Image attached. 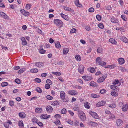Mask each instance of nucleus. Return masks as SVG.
Segmentation results:
<instances>
[{"label":"nucleus","instance_id":"nucleus-18","mask_svg":"<svg viewBox=\"0 0 128 128\" xmlns=\"http://www.w3.org/2000/svg\"><path fill=\"white\" fill-rule=\"evenodd\" d=\"M42 46H43L41 45L38 48L40 53L42 54H44L46 52V50H43Z\"/></svg>","mask_w":128,"mask_h":128},{"label":"nucleus","instance_id":"nucleus-25","mask_svg":"<svg viewBox=\"0 0 128 128\" xmlns=\"http://www.w3.org/2000/svg\"><path fill=\"white\" fill-rule=\"evenodd\" d=\"M119 64H123L125 62V60L123 58H120L118 59Z\"/></svg>","mask_w":128,"mask_h":128},{"label":"nucleus","instance_id":"nucleus-62","mask_svg":"<svg viewBox=\"0 0 128 128\" xmlns=\"http://www.w3.org/2000/svg\"><path fill=\"white\" fill-rule=\"evenodd\" d=\"M54 117L56 119H59V118H60L61 117V116H60V115H59V114H56L54 116Z\"/></svg>","mask_w":128,"mask_h":128},{"label":"nucleus","instance_id":"nucleus-60","mask_svg":"<svg viewBox=\"0 0 128 128\" xmlns=\"http://www.w3.org/2000/svg\"><path fill=\"white\" fill-rule=\"evenodd\" d=\"M9 103L10 105L11 106H13L14 104V102L12 100L9 101Z\"/></svg>","mask_w":128,"mask_h":128},{"label":"nucleus","instance_id":"nucleus-54","mask_svg":"<svg viewBox=\"0 0 128 128\" xmlns=\"http://www.w3.org/2000/svg\"><path fill=\"white\" fill-rule=\"evenodd\" d=\"M121 18L122 19V20L125 21H126L127 20V19L126 18V16L124 15H122L121 16Z\"/></svg>","mask_w":128,"mask_h":128},{"label":"nucleus","instance_id":"nucleus-51","mask_svg":"<svg viewBox=\"0 0 128 128\" xmlns=\"http://www.w3.org/2000/svg\"><path fill=\"white\" fill-rule=\"evenodd\" d=\"M8 85V83L7 82H3L1 83V86H5Z\"/></svg>","mask_w":128,"mask_h":128},{"label":"nucleus","instance_id":"nucleus-22","mask_svg":"<svg viewBox=\"0 0 128 128\" xmlns=\"http://www.w3.org/2000/svg\"><path fill=\"white\" fill-rule=\"evenodd\" d=\"M19 116L20 118H23L25 117L26 115L24 112H21L19 113Z\"/></svg>","mask_w":128,"mask_h":128},{"label":"nucleus","instance_id":"nucleus-16","mask_svg":"<svg viewBox=\"0 0 128 128\" xmlns=\"http://www.w3.org/2000/svg\"><path fill=\"white\" fill-rule=\"evenodd\" d=\"M116 122L117 125L119 126H121L123 123V122L122 120L120 119H117L116 120Z\"/></svg>","mask_w":128,"mask_h":128},{"label":"nucleus","instance_id":"nucleus-35","mask_svg":"<svg viewBox=\"0 0 128 128\" xmlns=\"http://www.w3.org/2000/svg\"><path fill=\"white\" fill-rule=\"evenodd\" d=\"M51 104L52 105L54 106H55L56 105H57L58 104V102L56 100L54 101H52L51 102H50Z\"/></svg>","mask_w":128,"mask_h":128},{"label":"nucleus","instance_id":"nucleus-14","mask_svg":"<svg viewBox=\"0 0 128 128\" xmlns=\"http://www.w3.org/2000/svg\"><path fill=\"white\" fill-rule=\"evenodd\" d=\"M46 109L47 112L49 113L51 112L53 110L52 108L50 106H46Z\"/></svg>","mask_w":128,"mask_h":128},{"label":"nucleus","instance_id":"nucleus-28","mask_svg":"<svg viewBox=\"0 0 128 128\" xmlns=\"http://www.w3.org/2000/svg\"><path fill=\"white\" fill-rule=\"evenodd\" d=\"M64 10L66 11H70L72 12H74V10L68 7L64 6Z\"/></svg>","mask_w":128,"mask_h":128},{"label":"nucleus","instance_id":"nucleus-41","mask_svg":"<svg viewBox=\"0 0 128 128\" xmlns=\"http://www.w3.org/2000/svg\"><path fill=\"white\" fill-rule=\"evenodd\" d=\"M88 70L92 73L94 72L95 70L93 68L90 67L88 68Z\"/></svg>","mask_w":128,"mask_h":128},{"label":"nucleus","instance_id":"nucleus-26","mask_svg":"<svg viewBox=\"0 0 128 128\" xmlns=\"http://www.w3.org/2000/svg\"><path fill=\"white\" fill-rule=\"evenodd\" d=\"M35 112L37 113H40L42 112V110L40 108H37L35 109Z\"/></svg>","mask_w":128,"mask_h":128},{"label":"nucleus","instance_id":"nucleus-13","mask_svg":"<svg viewBox=\"0 0 128 128\" xmlns=\"http://www.w3.org/2000/svg\"><path fill=\"white\" fill-rule=\"evenodd\" d=\"M35 65L38 68H42L44 66V64L41 62H36L35 63Z\"/></svg>","mask_w":128,"mask_h":128},{"label":"nucleus","instance_id":"nucleus-10","mask_svg":"<svg viewBox=\"0 0 128 128\" xmlns=\"http://www.w3.org/2000/svg\"><path fill=\"white\" fill-rule=\"evenodd\" d=\"M82 78L85 81H88L92 78V77L90 76H82Z\"/></svg>","mask_w":128,"mask_h":128},{"label":"nucleus","instance_id":"nucleus-36","mask_svg":"<svg viewBox=\"0 0 128 128\" xmlns=\"http://www.w3.org/2000/svg\"><path fill=\"white\" fill-rule=\"evenodd\" d=\"M69 51V49L68 48H64L63 50V53L64 54H68Z\"/></svg>","mask_w":128,"mask_h":128},{"label":"nucleus","instance_id":"nucleus-48","mask_svg":"<svg viewBox=\"0 0 128 128\" xmlns=\"http://www.w3.org/2000/svg\"><path fill=\"white\" fill-rule=\"evenodd\" d=\"M46 99L49 100H52L53 97L50 95H48L46 96Z\"/></svg>","mask_w":128,"mask_h":128},{"label":"nucleus","instance_id":"nucleus-27","mask_svg":"<svg viewBox=\"0 0 128 128\" xmlns=\"http://www.w3.org/2000/svg\"><path fill=\"white\" fill-rule=\"evenodd\" d=\"M21 40L22 41V44L23 45H25L27 44V42L26 41L25 38L24 37L21 38Z\"/></svg>","mask_w":128,"mask_h":128},{"label":"nucleus","instance_id":"nucleus-64","mask_svg":"<svg viewBox=\"0 0 128 128\" xmlns=\"http://www.w3.org/2000/svg\"><path fill=\"white\" fill-rule=\"evenodd\" d=\"M36 91L40 93H41L42 92V90L39 87L36 88Z\"/></svg>","mask_w":128,"mask_h":128},{"label":"nucleus","instance_id":"nucleus-55","mask_svg":"<svg viewBox=\"0 0 128 128\" xmlns=\"http://www.w3.org/2000/svg\"><path fill=\"white\" fill-rule=\"evenodd\" d=\"M102 51V49L101 47H99L98 48L97 52L98 53H101Z\"/></svg>","mask_w":128,"mask_h":128},{"label":"nucleus","instance_id":"nucleus-43","mask_svg":"<svg viewBox=\"0 0 128 128\" xmlns=\"http://www.w3.org/2000/svg\"><path fill=\"white\" fill-rule=\"evenodd\" d=\"M52 73L57 76H59L61 75V74L60 72H52Z\"/></svg>","mask_w":128,"mask_h":128},{"label":"nucleus","instance_id":"nucleus-9","mask_svg":"<svg viewBox=\"0 0 128 128\" xmlns=\"http://www.w3.org/2000/svg\"><path fill=\"white\" fill-rule=\"evenodd\" d=\"M20 11L22 14L26 16H28L30 15V13L26 11L24 9H21Z\"/></svg>","mask_w":128,"mask_h":128},{"label":"nucleus","instance_id":"nucleus-46","mask_svg":"<svg viewBox=\"0 0 128 128\" xmlns=\"http://www.w3.org/2000/svg\"><path fill=\"white\" fill-rule=\"evenodd\" d=\"M26 70V68H23L20 69L18 71V72L19 74H21L23 72H24Z\"/></svg>","mask_w":128,"mask_h":128},{"label":"nucleus","instance_id":"nucleus-15","mask_svg":"<svg viewBox=\"0 0 128 128\" xmlns=\"http://www.w3.org/2000/svg\"><path fill=\"white\" fill-rule=\"evenodd\" d=\"M122 111L126 112L128 109V105L127 104H124L122 107Z\"/></svg>","mask_w":128,"mask_h":128},{"label":"nucleus","instance_id":"nucleus-2","mask_svg":"<svg viewBox=\"0 0 128 128\" xmlns=\"http://www.w3.org/2000/svg\"><path fill=\"white\" fill-rule=\"evenodd\" d=\"M102 58L100 57L97 58L96 60V63L97 64L101 66H104L106 64V63L101 60Z\"/></svg>","mask_w":128,"mask_h":128},{"label":"nucleus","instance_id":"nucleus-44","mask_svg":"<svg viewBox=\"0 0 128 128\" xmlns=\"http://www.w3.org/2000/svg\"><path fill=\"white\" fill-rule=\"evenodd\" d=\"M110 88L111 89L115 90L117 89V86L114 85H111L110 86Z\"/></svg>","mask_w":128,"mask_h":128},{"label":"nucleus","instance_id":"nucleus-39","mask_svg":"<svg viewBox=\"0 0 128 128\" xmlns=\"http://www.w3.org/2000/svg\"><path fill=\"white\" fill-rule=\"evenodd\" d=\"M100 96L94 94H92L91 95V97L93 98H96L99 97Z\"/></svg>","mask_w":128,"mask_h":128},{"label":"nucleus","instance_id":"nucleus-8","mask_svg":"<svg viewBox=\"0 0 128 128\" xmlns=\"http://www.w3.org/2000/svg\"><path fill=\"white\" fill-rule=\"evenodd\" d=\"M106 103V101L102 100L96 104V106L98 107H100L104 106Z\"/></svg>","mask_w":128,"mask_h":128},{"label":"nucleus","instance_id":"nucleus-37","mask_svg":"<svg viewBox=\"0 0 128 128\" xmlns=\"http://www.w3.org/2000/svg\"><path fill=\"white\" fill-rule=\"evenodd\" d=\"M90 86H97V84L94 81H92L90 82Z\"/></svg>","mask_w":128,"mask_h":128},{"label":"nucleus","instance_id":"nucleus-19","mask_svg":"<svg viewBox=\"0 0 128 128\" xmlns=\"http://www.w3.org/2000/svg\"><path fill=\"white\" fill-rule=\"evenodd\" d=\"M112 84L114 85H116L117 84L118 86H120L121 84L119 82L118 80L117 79H115Z\"/></svg>","mask_w":128,"mask_h":128},{"label":"nucleus","instance_id":"nucleus-47","mask_svg":"<svg viewBox=\"0 0 128 128\" xmlns=\"http://www.w3.org/2000/svg\"><path fill=\"white\" fill-rule=\"evenodd\" d=\"M115 118V116L113 114L111 113L110 115L108 118L110 119H113Z\"/></svg>","mask_w":128,"mask_h":128},{"label":"nucleus","instance_id":"nucleus-21","mask_svg":"<svg viewBox=\"0 0 128 128\" xmlns=\"http://www.w3.org/2000/svg\"><path fill=\"white\" fill-rule=\"evenodd\" d=\"M0 16L6 19H8V16L5 13L2 12H0Z\"/></svg>","mask_w":128,"mask_h":128},{"label":"nucleus","instance_id":"nucleus-53","mask_svg":"<svg viewBox=\"0 0 128 128\" xmlns=\"http://www.w3.org/2000/svg\"><path fill=\"white\" fill-rule=\"evenodd\" d=\"M76 29L75 28H73L71 30L70 33L72 34L76 33Z\"/></svg>","mask_w":128,"mask_h":128},{"label":"nucleus","instance_id":"nucleus-3","mask_svg":"<svg viewBox=\"0 0 128 128\" xmlns=\"http://www.w3.org/2000/svg\"><path fill=\"white\" fill-rule=\"evenodd\" d=\"M65 94L63 91L60 92V97L62 100L64 102H68L69 101V98H65Z\"/></svg>","mask_w":128,"mask_h":128},{"label":"nucleus","instance_id":"nucleus-52","mask_svg":"<svg viewBox=\"0 0 128 128\" xmlns=\"http://www.w3.org/2000/svg\"><path fill=\"white\" fill-rule=\"evenodd\" d=\"M108 106L111 108H115L116 106L114 104H109Z\"/></svg>","mask_w":128,"mask_h":128},{"label":"nucleus","instance_id":"nucleus-29","mask_svg":"<svg viewBox=\"0 0 128 128\" xmlns=\"http://www.w3.org/2000/svg\"><path fill=\"white\" fill-rule=\"evenodd\" d=\"M109 42L112 44H117V42L113 38H111L109 40Z\"/></svg>","mask_w":128,"mask_h":128},{"label":"nucleus","instance_id":"nucleus-17","mask_svg":"<svg viewBox=\"0 0 128 128\" xmlns=\"http://www.w3.org/2000/svg\"><path fill=\"white\" fill-rule=\"evenodd\" d=\"M12 124V122L10 120H8L6 122H5L4 123V125L5 127L8 128L9 127V124L11 125Z\"/></svg>","mask_w":128,"mask_h":128},{"label":"nucleus","instance_id":"nucleus-31","mask_svg":"<svg viewBox=\"0 0 128 128\" xmlns=\"http://www.w3.org/2000/svg\"><path fill=\"white\" fill-rule=\"evenodd\" d=\"M120 40L126 43H127L128 42V40L126 37L124 36H122L120 38Z\"/></svg>","mask_w":128,"mask_h":128},{"label":"nucleus","instance_id":"nucleus-5","mask_svg":"<svg viewBox=\"0 0 128 128\" xmlns=\"http://www.w3.org/2000/svg\"><path fill=\"white\" fill-rule=\"evenodd\" d=\"M89 113L94 118L98 119H99L100 118V117L95 112L90 111H89Z\"/></svg>","mask_w":128,"mask_h":128},{"label":"nucleus","instance_id":"nucleus-23","mask_svg":"<svg viewBox=\"0 0 128 128\" xmlns=\"http://www.w3.org/2000/svg\"><path fill=\"white\" fill-rule=\"evenodd\" d=\"M60 16L62 18H64L66 20H68L69 19L68 16L66 15H65L62 13L60 14Z\"/></svg>","mask_w":128,"mask_h":128},{"label":"nucleus","instance_id":"nucleus-50","mask_svg":"<svg viewBox=\"0 0 128 128\" xmlns=\"http://www.w3.org/2000/svg\"><path fill=\"white\" fill-rule=\"evenodd\" d=\"M55 124L56 125H59L60 124V121L58 120H57L55 121L54 122Z\"/></svg>","mask_w":128,"mask_h":128},{"label":"nucleus","instance_id":"nucleus-12","mask_svg":"<svg viewBox=\"0 0 128 128\" xmlns=\"http://www.w3.org/2000/svg\"><path fill=\"white\" fill-rule=\"evenodd\" d=\"M50 115H47V114H43L40 116V118L42 119H46L50 118Z\"/></svg>","mask_w":128,"mask_h":128},{"label":"nucleus","instance_id":"nucleus-42","mask_svg":"<svg viewBox=\"0 0 128 128\" xmlns=\"http://www.w3.org/2000/svg\"><path fill=\"white\" fill-rule=\"evenodd\" d=\"M89 104H90L88 102H86L84 103V106L86 108L89 109L90 108Z\"/></svg>","mask_w":128,"mask_h":128},{"label":"nucleus","instance_id":"nucleus-38","mask_svg":"<svg viewBox=\"0 0 128 128\" xmlns=\"http://www.w3.org/2000/svg\"><path fill=\"white\" fill-rule=\"evenodd\" d=\"M18 126L21 127H24V124L22 120H19L18 122Z\"/></svg>","mask_w":128,"mask_h":128},{"label":"nucleus","instance_id":"nucleus-59","mask_svg":"<svg viewBox=\"0 0 128 128\" xmlns=\"http://www.w3.org/2000/svg\"><path fill=\"white\" fill-rule=\"evenodd\" d=\"M96 18L98 20L100 21L101 19V16H100L98 14L96 16Z\"/></svg>","mask_w":128,"mask_h":128},{"label":"nucleus","instance_id":"nucleus-11","mask_svg":"<svg viewBox=\"0 0 128 128\" xmlns=\"http://www.w3.org/2000/svg\"><path fill=\"white\" fill-rule=\"evenodd\" d=\"M68 93L69 94L72 96H76L78 94V92H77L72 90H69L68 91Z\"/></svg>","mask_w":128,"mask_h":128},{"label":"nucleus","instance_id":"nucleus-30","mask_svg":"<svg viewBox=\"0 0 128 128\" xmlns=\"http://www.w3.org/2000/svg\"><path fill=\"white\" fill-rule=\"evenodd\" d=\"M110 21L112 22L113 23H117L118 22V20L115 18H112L110 19Z\"/></svg>","mask_w":128,"mask_h":128},{"label":"nucleus","instance_id":"nucleus-24","mask_svg":"<svg viewBox=\"0 0 128 128\" xmlns=\"http://www.w3.org/2000/svg\"><path fill=\"white\" fill-rule=\"evenodd\" d=\"M74 3L76 6L79 7H81L82 6V4L79 3V0H75L74 1Z\"/></svg>","mask_w":128,"mask_h":128},{"label":"nucleus","instance_id":"nucleus-58","mask_svg":"<svg viewBox=\"0 0 128 128\" xmlns=\"http://www.w3.org/2000/svg\"><path fill=\"white\" fill-rule=\"evenodd\" d=\"M32 121L34 123H37L38 122L37 119L36 118H32Z\"/></svg>","mask_w":128,"mask_h":128},{"label":"nucleus","instance_id":"nucleus-32","mask_svg":"<svg viewBox=\"0 0 128 128\" xmlns=\"http://www.w3.org/2000/svg\"><path fill=\"white\" fill-rule=\"evenodd\" d=\"M110 94L112 96L114 97L117 96L118 95V93L114 91H112L111 92Z\"/></svg>","mask_w":128,"mask_h":128},{"label":"nucleus","instance_id":"nucleus-61","mask_svg":"<svg viewBox=\"0 0 128 128\" xmlns=\"http://www.w3.org/2000/svg\"><path fill=\"white\" fill-rule=\"evenodd\" d=\"M74 111H78L79 110V107L78 106H76L74 108Z\"/></svg>","mask_w":128,"mask_h":128},{"label":"nucleus","instance_id":"nucleus-56","mask_svg":"<svg viewBox=\"0 0 128 128\" xmlns=\"http://www.w3.org/2000/svg\"><path fill=\"white\" fill-rule=\"evenodd\" d=\"M98 26L100 28L103 29L104 28V26L102 24L100 23L98 24Z\"/></svg>","mask_w":128,"mask_h":128},{"label":"nucleus","instance_id":"nucleus-6","mask_svg":"<svg viewBox=\"0 0 128 128\" xmlns=\"http://www.w3.org/2000/svg\"><path fill=\"white\" fill-rule=\"evenodd\" d=\"M84 67L83 65L80 64L78 69V72L80 74H82L84 72Z\"/></svg>","mask_w":128,"mask_h":128},{"label":"nucleus","instance_id":"nucleus-63","mask_svg":"<svg viewBox=\"0 0 128 128\" xmlns=\"http://www.w3.org/2000/svg\"><path fill=\"white\" fill-rule=\"evenodd\" d=\"M79 122L77 120H76L74 122V125L75 126H78L79 124Z\"/></svg>","mask_w":128,"mask_h":128},{"label":"nucleus","instance_id":"nucleus-57","mask_svg":"<svg viewBox=\"0 0 128 128\" xmlns=\"http://www.w3.org/2000/svg\"><path fill=\"white\" fill-rule=\"evenodd\" d=\"M46 82L47 84H48L50 85H52V81L49 79H47L46 80Z\"/></svg>","mask_w":128,"mask_h":128},{"label":"nucleus","instance_id":"nucleus-45","mask_svg":"<svg viewBox=\"0 0 128 128\" xmlns=\"http://www.w3.org/2000/svg\"><path fill=\"white\" fill-rule=\"evenodd\" d=\"M116 64H113L111 65H109V68L110 69L114 68L116 66Z\"/></svg>","mask_w":128,"mask_h":128},{"label":"nucleus","instance_id":"nucleus-34","mask_svg":"<svg viewBox=\"0 0 128 128\" xmlns=\"http://www.w3.org/2000/svg\"><path fill=\"white\" fill-rule=\"evenodd\" d=\"M38 71V70L36 68H32L30 70V72L32 73H36Z\"/></svg>","mask_w":128,"mask_h":128},{"label":"nucleus","instance_id":"nucleus-4","mask_svg":"<svg viewBox=\"0 0 128 128\" xmlns=\"http://www.w3.org/2000/svg\"><path fill=\"white\" fill-rule=\"evenodd\" d=\"M54 22L57 26H62L63 24V22L61 20L58 19H54Z\"/></svg>","mask_w":128,"mask_h":128},{"label":"nucleus","instance_id":"nucleus-7","mask_svg":"<svg viewBox=\"0 0 128 128\" xmlns=\"http://www.w3.org/2000/svg\"><path fill=\"white\" fill-rule=\"evenodd\" d=\"M107 77V75L106 74L102 77H100L98 80L97 82L98 83H101L103 82L105 79Z\"/></svg>","mask_w":128,"mask_h":128},{"label":"nucleus","instance_id":"nucleus-49","mask_svg":"<svg viewBox=\"0 0 128 128\" xmlns=\"http://www.w3.org/2000/svg\"><path fill=\"white\" fill-rule=\"evenodd\" d=\"M31 5L30 4H28L26 5L25 8L26 10H29L31 8Z\"/></svg>","mask_w":128,"mask_h":128},{"label":"nucleus","instance_id":"nucleus-20","mask_svg":"<svg viewBox=\"0 0 128 128\" xmlns=\"http://www.w3.org/2000/svg\"><path fill=\"white\" fill-rule=\"evenodd\" d=\"M88 124L94 127L98 125V124L97 123L92 121L89 122L88 123Z\"/></svg>","mask_w":128,"mask_h":128},{"label":"nucleus","instance_id":"nucleus-1","mask_svg":"<svg viewBox=\"0 0 128 128\" xmlns=\"http://www.w3.org/2000/svg\"><path fill=\"white\" fill-rule=\"evenodd\" d=\"M78 116L80 119L82 121H85L86 119V116L84 112L81 110L78 111Z\"/></svg>","mask_w":128,"mask_h":128},{"label":"nucleus","instance_id":"nucleus-33","mask_svg":"<svg viewBox=\"0 0 128 128\" xmlns=\"http://www.w3.org/2000/svg\"><path fill=\"white\" fill-rule=\"evenodd\" d=\"M55 45L56 47L57 48H60L61 47L60 42H55Z\"/></svg>","mask_w":128,"mask_h":128},{"label":"nucleus","instance_id":"nucleus-40","mask_svg":"<svg viewBox=\"0 0 128 128\" xmlns=\"http://www.w3.org/2000/svg\"><path fill=\"white\" fill-rule=\"evenodd\" d=\"M75 58L78 61H80L81 60L80 56L79 55H77L75 56Z\"/></svg>","mask_w":128,"mask_h":128}]
</instances>
